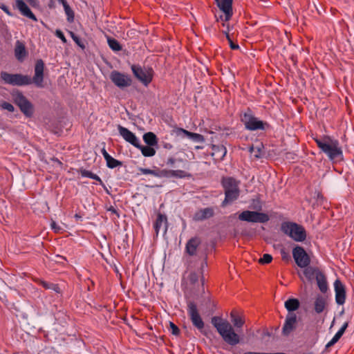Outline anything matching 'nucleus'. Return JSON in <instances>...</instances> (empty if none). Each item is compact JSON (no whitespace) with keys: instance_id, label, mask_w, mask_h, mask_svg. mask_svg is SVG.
Listing matches in <instances>:
<instances>
[{"instance_id":"nucleus-1","label":"nucleus","mask_w":354,"mask_h":354,"mask_svg":"<svg viewBox=\"0 0 354 354\" xmlns=\"http://www.w3.org/2000/svg\"><path fill=\"white\" fill-rule=\"evenodd\" d=\"M223 339L229 345L234 346L239 343V335L234 332L231 324L221 317H213L211 321Z\"/></svg>"},{"instance_id":"nucleus-2","label":"nucleus","mask_w":354,"mask_h":354,"mask_svg":"<svg viewBox=\"0 0 354 354\" xmlns=\"http://www.w3.org/2000/svg\"><path fill=\"white\" fill-rule=\"evenodd\" d=\"M317 147L324 153L330 160H341L343 159V152L338 140L329 136L322 138H314Z\"/></svg>"},{"instance_id":"nucleus-3","label":"nucleus","mask_w":354,"mask_h":354,"mask_svg":"<svg viewBox=\"0 0 354 354\" xmlns=\"http://www.w3.org/2000/svg\"><path fill=\"white\" fill-rule=\"evenodd\" d=\"M222 185L225 190V199L222 203V206L224 207L226 204L236 200L239 196V182L234 178L226 177L223 178Z\"/></svg>"},{"instance_id":"nucleus-4","label":"nucleus","mask_w":354,"mask_h":354,"mask_svg":"<svg viewBox=\"0 0 354 354\" xmlns=\"http://www.w3.org/2000/svg\"><path fill=\"white\" fill-rule=\"evenodd\" d=\"M281 230L286 235L297 242H302L306 239V232L304 227L296 223L283 222L281 223Z\"/></svg>"},{"instance_id":"nucleus-5","label":"nucleus","mask_w":354,"mask_h":354,"mask_svg":"<svg viewBox=\"0 0 354 354\" xmlns=\"http://www.w3.org/2000/svg\"><path fill=\"white\" fill-rule=\"evenodd\" d=\"M0 75L4 83L12 86H24L32 84L31 78L28 75L10 74L4 71H2Z\"/></svg>"},{"instance_id":"nucleus-6","label":"nucleus","mask_w":354,"mask_h":354,"mask_svg":"<svg viewBox=\"0 0 354 354\" xmlns=\"http://www.w3.org/2000/svg\"><path fill=\"white\" fill-rule=\"evenodd\" d=\"M241 120L248 130L256 131L265 129V123L254 116L250 109L241 115Z\"/></svg>"},{"instance_id":"nucleus-7","label":"nucleus","mask_w":354,"mask_h":354,"mask_svg":"<svg viewBox=\"0 0 354 354\" xmlns=\"http://www.w3.org/2000/svg\"><path fill=\"white\" fill-rule=\"evenodd\" d=\"M131 70L135 77L145 86H148L152 81L153 71L151 68H142L138 65H132Z\"/></svg>"},{"instance_id":"nucleus-8","label":"nucleus","mask_w":354,"mask_h":354,"mask_svg":"<svg viewBox=\"0 0 354 354\" xmlns=\"http://www.w3.org/2000/svg\"><path fill=\"white\" fill-rule=\"evenodd\" d=\"M239 219L242 221L264 223L269 221V216L265 213L245 210L239 215Z\"/></svg>"},{"instance_id":"nucleus-9","label":"nucleus","mask_w":354,"mask_h":354,"mask_svg":"<svg viewBox=\"0 0 354 354\" xmlns=\"http://www.w3.org/2000/svg\"><path fill=\"white\" fill-rule=\"evenodd\" d=\"M110 80L118 88L123 89L132 84V79L129 75L113 71L110 74Z\"/></svg>"},{"instance_id":"nucleus-10","label":"nucleus","mask_w":354,"mask_h":354,"mask_svg":"<svg viewBox=\"0 0 354 354\" xmlns=\"http://www.w3.org/2000/svg\"><path fill=\"white\" fill-rule=\"evenodd\" d=\"M15 103L19 107L21 111L27 117L33 114L32 104L21 93H17L13 95Z\"/></svg>"},{"instance_id":"nucleus-11","label":"nucleus","mask_w":354,"mask_h":354,"mask_svg":"<svg viewBox=\"0 0 354 354\" xmlns=\"http://www.w3.org/2000/svg\"><path fill=\"white\" fill-rule=\"evenodd\" d=\"M292 257L296 264L300 268H306L309 266L310 259L305 250L301 246H296L292 250Z\"/></svg>"},{"instance_id":"nucleus-12","label":"nucleus","mask_w":354,"mask_h":354,"mask_svg":"<svg viewBox=\"0 0 354 354\" xmlns=\"http://www.w3.org/2000/svg\"><path fill=\"white\" fill-rule=\"evenodd\" d=\"M158 178H189L192 177V174L184 170H173V169H157V176Z\"/></svg>"},{"instance_id":"nucleus-13","label":"nucleus","mask_w":354,"mask_h":354,"mask_svg":"<svg viewBox=\"0 0 354 354\" xmlns=\"http://www.w3.org/2000/svg\"><path fill=\"white\" fill-rule=\"evenodd\" d=\"M187 311L194 326L198 329L203 328L204 322L198 313L196 305L194 302L189 303Z\"/></svg>"},{"instance_id":"nucleus-14","label":"nucleus","mask_w":354,"mask_h":354,"mask_svg":"<svg viewBox=\"0 0 354 354\" xmlns=\"http://www.w3.org/2000/svg\"><path fill=\"white\" fill-rule=\"evenodd\" d=\"M44 62L41 59L37 60L35 66V75L31 81L39 88L44 87Z\"/></svg>"},{"instance_id":"nucleus-15","label":"nucleus","mask_w":354,"mask_h":354,"mask_svg":"<svg viewBox=\"0 0 354 354\" xmlns=\"http://www.w3.org/2000/svg\"><path fill=\"white\" fill-rule=\"evenodd\" d=\"M118 131L120 135L123 138V139L131 144L135 147H140V143L139 139L136 136V135L129 131L127 128L124 127L122 126L119 125Z\"/></svg>"},{"instance_id":"nucleus-16","label":"nucleus","mask_w":354,"mask_h":354,"mask_svg":"<svg viewBox=\"0 0 354 354\" xmlns=\"http://www.w3.org/2000/svg\"><path fill=\"white\" fill-rule=\"evenodd\" d=\"M334 290L336 303L338 305H343L346 301V288L339 279H336L335 281Z\"/></svg>"},{"instance_id":"nucleus-17","label":"nucleus","mask_w":354,"mask_h":354,"mask_svg":"<svg viewBox=\"0 0 354 354\" xmlns=\"http://www.w3.org/2000/svg\"><path fill=\"white\" fill-rule=\"evenodd\" d=\"M232 1L233 0H218L216 1L218 8L225 14V21H227L232 16Z\"/></svg>"},{"instance_id":"nucleus-18","label":"nucleus","mask_w":354,"mask_h":354,"mask_svg":"<svg viewBox=\"0 0 354 354\" xmlns=\"http://www.w3.org/2000/svg\"><path fill=\"white\" fill-rule=\"evenodd\" d=\"M297 322V316L295 313H289L286 318L282 331L283 335H289L295 328Z\"/></svg>"},{"instance_id":"nucleus-19","label":"nucleus","mask_w":354,"mask_h":354,"mask_svg":"<svg viewBox=\"0 0 354 354\" xmlns=\"http://www.w3.org/2000/svg\"><path fill=\"white\" fill-rule=\"evenodd\" d=\"M16 6L22 15L35 21H37L36 16L32 13L28 5L23 0H17Z\"/></svg>"},{"instance_id":"nucleus-20","label":"nucleus","mask_w":354,"mask_h":354,"mask_svg":"<svg viewBox=\"0 0 354 354\" xmlns=\"http://www.w3.org/2000/svg\"><path fill=\"white\" fill-rule=\"evenodd\" d=\"M214 215V209L212 207L201 209L195 212L193 216V220L195 221H202L209 218Z\"/></svg>"},{"instance_id":"nucleus-21","label":"nucleus","mask_w":354,"mask_h":354,"mask_svg":"<svg viewBox=\"0 0 354 354\" xmlns=\"http://www.w3.org/2000/svg\"><path fill=\"white\" fill-rule=\"evenodd\" d=\"M201 244V240L198 237L190 239L185 245V252L189 256L196 254L197 249Z\"/></svg>"},{"instance_id":"nucleus-22","label":"nucleus","mask_w":354,"mask_h":354,"mask_svg":"<svg viewBox=\"0 0 354 354\" xmlns=\"http://www.w3.org/2000/svg\"><path fill=\"white\" fill-rule=\"evenodd\" d=\"M15 55L19 62H23L27 56L25 45L20 41H17L15 47Z\"/></svg>"},{"instance_id":"nucleus-23","label":"nucleus","mask_w":354,"mask_h":354,"mask_svg":"<svg viewBox=\"0 0 354 354\" xmlns=\"http://www.w3.org/2000/svg\"><path fill=\"white\" fill-rule=\"evenodd\" d=\"M102 154L103 155L109 168L113 169L122 165V162L110 156L104 148L102 149Z\"/></svg>"},{"instance_id":"nucleus-24","label":"nucleus","mask_w":354,"mask_h":354,"mask_svg":"<svg viewBox=\"0 0 354 354\" xmlns=\"http://www.w3.org/2000/svg\"><path fill=\"white\" fill-rule=\"evenodd\" d=\"M316 281L320 291L324 293L326 292L328 290V284L326 278L322 272H321V273H318Z\"/></svg>"},{"instance_id":"nucleus-25","label":"nucleus","mask_w":354,"mask_h":354,"mask_svg":"<svg viewBox=\"0 0 354 354\" xmlns=\"http://www.w3.org/2000/svg\"><path fill=\"white\" fill-rule=\"evenodd\" d=\"M314 305H315V310L317 313H322L326 308V299L321 295H318L315 299Z\"/></svg>"},{"instance_id":"nucleus-26","label":"nucleus","mask_w":354,"mask_h":354,"mask_svg":"<svg viewBox=\"0 0 354 354\" xmlns=\"http://www.w3.org/2000/svg\"><path fill=\"white\" fill-rule=\"evenodd\" d=\"M178 131L182 132L185 136L197 142H203L204 137L201 134L192 133L184 129H179Z\"/></svg>"},{"instance_id":"nucleus-27","label":"nucleus","mask_w":354,"mask_h":354,"mask_svg":"<svg viewBox=\"0 0 354 354\" xmlns=\"http://www.w3.org/2000/svg\"><path fill=\"white\" fill-rule=\"evenodd\" d=\"M304 274L308 280H312L314 278H317L318 273H321V271L316 268L309 267L308 266L304 268Z\"/></svg>"},{"instance_id":"nucleus-28","label":"nucleus","mask_w":354,"mask_h":354,"mask_svg":"<svg viewBox=\"0 0 354 354\" xmlns=\"http://www.w3.org/2000/svg\"><path fill=\"white\" fill-rule=\"evenodd\" d=\"M230 318L234 326L237 328H241L245 323L244 319L241 316H239L237 312L235 310H232L231 312Z\"/></svg>"},{"instance_id":"nucleus-29","label":"nucleus","mask_w":354,"mask_h":354,"mask_svg":"<svg viewBox=\"0 0 354 354\" xmlns=\"http://www.w3.org/2000/svg\"><path fill=\"white\" fill-rule=\"evenodd\" d=\"M167 224V218L165 216L159 214L157 216V218L154 223L153 227L156 232V235L158 234L160 228L163 225H166Z\"/></svg>"},{"instance_id":"nucleus-30","label":"nucleus","mask_w":354,"mask_h":354,"mask_svg":"<svg viewBox=\"0 0 354 354\" xmlns=\"http://www.w3.org/2000/svg\"><path fill=\"white\" fill-rule=\"evenodd\" d=\"M143 140L149 146H155L158 144L156 136L152 132H147L143 135Z\"/></svg>"},{"instance_id":"nucleus-31","label":"nucleus","mask_w":354,"mask_h":354,"mask_svg":"<svg viewBox=\"0 0 354 354\" xmlns=\"http://www.w3.org/2000/svg\"><path fill=\"white\" fill-rule=\"evenodd\" d=\"M285 307L289 312L295 311L299 308V301L297 299H288L285 302Z\"/></svg>"},{"instance_id":"nucleus-32","label":"nucleus","mask_w":354,"mask_h":354,"mask_svg":"<svg viewBox=\"0 0 354 354\" xmlns=\"http://www.w3.org/2000/svg\"><path fill=\"white\" fill-rule=\"evenodd\" d=\"M152 146H142L140 145V147H137L138 149L141 150L142 154L145 157H151L155 155L156 150L151 147Z\"/></svg>"},{"instance_id":"nucleus-33","label":"nucleus","mask_w":354,"mask_h":354,"mask_svg":"<svg viewBox=\"0 0 354 354\" xmlns=\"http://www.w3.org/2000/svg\"><path fill=\"white\" fill-rule=\"evenodd\" d=\"M109 48L114 51H119L122 49V46L120 43L113 38H108L107 39Z\"/></svg>"},{"instance_id":"nucleus-34","label":"nucleus","mask_w":354,"mask_h":354,"mask_svg":"<svg viewBox=\"0 0 354 354\" xmlns=\"http://www.w3.org/2000/svg\"><path fill=\"white\" fill-rule=\"evenodd\" d=\"M40 284L45 288V289H50L53 291L59 293L60 292V288L57 284L55 283H50L44 281H41Z\"/></svg>"},{"instance_id":"nucleus-35","label":"nucleus","mask_w":354,"mask_h":354,"mask_svg":"<svg viewBox=\"0 0 354 354\" xmlns=\"http://www.w3.org/2000/svg\"><path fill=\"white\" fill-rule=\"evenodd\" d=\"M64 9L67 16V21L68 22H73L74 21V12L73 10L70 8L68 4L64 6Z\"/></svg>"},{"instance_id":"nucleus-36","label":"nucleus","mask_w":354,"mask_h":354,"mask_svg":"<svg viewBox=\"0 0 354 354\" xmlns=\"http://www.w3.org/2000/svg\"><path fill=\"white\" fill-rule=\"evenodd\" d=\"M157 169L158 168H156V169H150L140 167V168H138V171H139L140 174H145V175L149 174V175H152V176L156 177L157 176Z\"/></svg>"},{"instance_id":"nucleus-37","label":"nucleus","mask_w":354,"mask_h":354,"mask_svg":"<svg viewBox=\"0 0 354 354\" xmlns=\"http://www.w3.org/2000/svg\"><path fill=\"white\" fill-rule=\"evenodd\" d=\"M223 34H225L227 39L228 40L229 43H230V48L232 49V50H237L239 48V46L237 44H234L232 40L230 38V36L229 35V30H227V31L224 30L223 31Z\"/></svg>"},{"instance_id":"nucleus-38","label":"nucleus","mask_w":354,"mask_h":354,"mask_svg":"<svg viewBox=\"0 0 354 354\" xmlns=\"http://www.w3.org/2000/svg\"><path fill=\"white\" fill-rule=\"evenodd\" d=\"M272 260V257L269 254H264L261 258L259 259V263L261 264L270 263Z\"/></svg>"},{"instance_id":"nucleus-39","label":"nucleus","mask_w":354,"mask_h":354,"mask_svg":"<svg viewBox=\"0 0 354 354\" xmlns=\"http://www.w3.org/2000/svg\"><path fill=\"white\" fill-rule=\"evenodd\" d=\"M0 106L2 109L7 110L10 112H13L15 110L13 105L7 102H2Z\"/></svg>"},{"instance_id":"nucleus-40","label":"nucleus","mask_w":354,"mask_h":354,"mask_svg":"<svg viewBox=\"0 0 354 354\" xmlns=\"http://www.w3.org/2000/svg\"><path fill=\"white\" fill-rule=\"evenodd\" d=\"M341 337L336 333L333 337L327 343L326 348H329L336 344Z\"/></svg>"},{"instance_id":"nucleus-41","label":"nucleus","mask_w":354,"mask_h":354,"mask_svg":"<svg viewBox=\"0 0 354 354\" xmlns=\"http://www.w3.org/2000/svg\"><path fill=\"white\" fill-rule=\"evenodd\" d=\"M50 226L52 230L56 233L60 232L62 230V228L55 221H52Z\"/></svg>"},{"instance_id":"nucleus-42","label":"nucleus","mask_w":354,"mask_h":354,"mask_svg":"<svg viewBox=\"0 0 354 354\" xmlns=\"http://www.w3.org/2000/svg\"><path fill=\"white\" fill-rule=\"evenodd\" d=\"M55 35L59 38L63 43H66L67 40L64 35V33L60 30H56Z\"/></svg>"},{"instance_id":"nucleus-43","label":"nucleus","mask_w":354,"mask_h":354,"mask_svg":"<svg viewBox=\"0 0 354 354\" xmlns=\"http://www.w3.org/2000/svg\"><path fill=\"white\" fill-rule=\"evenodd\" d=\"M347 327H348V323L345 322L342 325V326L339 328V330L336 333L337 334V335L341 337L343 335V334L344 333Z\"/></svg>"},{"instance_id":"nucleus-44","label":"nucleus","mask_w":354,"mask_h":354,"mask_svg":"<svg viewBox=\"0 0 354 354\" xmlns=\"http://www.w3.org/2000/svg\"><path fill=\"white\" fill-rule=\"evenodd\" d=\"M80 173L82 177H87V178H91V176L93 174V172L86 170V169H81Z\"/></svg>"},{"instance_id":"nucleus-45","label":"nucleus","mask_w":354,"mask_h":354,"mask_svg":"<svg viewBox=\"0 0 354 354\" xmlns=\"http://www.w3.org/2000/svg\"><path fill=\"white\" fill-rule=\"evenodd\" d=\"M189 279L192 283H195L196 281H198V275L195 272L191 273Z\"/></svg>"},{"instance_id":"nucleus-46","label":"nucleus","mask_w":354,"mask_h":354,"mask_svg":"<svg viewBox=\"0 0 354 354\" xmlns=\"http://www.w3.org/2000/svg\"><path fill=\"white\" fill-rule=\"evenodd\" d=\"M170 327L171 329L172 334L176 335L179 333V328L174 323H170Z\"/></svg>"},{"instance_id":"nucleus-47","label":"nucleus","mask_w":354,"mask_h":354,"mask_svg":"<svg viewBox=\"0 0 354 354\" xmlns=\"http://www.w3.org/2000/svg\"><path fill=\"white\" fill-rule=\"evenodd\" d=\"M70 35H71V36L72 39L74 40V41H75L77 44H78L79 46H81V44H80V39H79L78 37H77V36H76V35H75V33H74V32H70Z\"/></svg>"},{"instance_id":"nucleus-48","label":"nucleus","mask_w":354,"mask_h":354,"mask_svg":"<svg viewBox=\"0 0 354 354\" xmlns=\"http://www.w3.org/2000/svg\"><path fill=\"white\" fill-rule=\"evenodd\" d=\"M108 211L109 212H111L112 214H114L117 216L118 218L120 217V214H118V211L116 210V209L113 207V206H111L109 209H108Z\"/></svg>"},{"instance_id":"nucleus-49","label":"nucleus","mask_w":354,"mask_h":354,"mask_svg":"<svg viewBox=\"0 0 354 354\" xmlns=\"http://www.w3.org/2000/svg\"><path fill=\"white\" fill-rule=\"evenodd\" d=\"M176 160L174 158H169L167 159V165H170V166H173L174 165V163L176 162Z\"/></svg>"},{"instance_id":"nucleus-50","label":"nucleus","mask_w":354,"mask_h":354,"mask_svg":"<svg viewBox=\"0 0 354 354\" xmlns=\"http://www.w3.org/2000/svg\"><path fill=\"white\" fill-rule=\"evenodd\" d=\"M91 178L98 181L100 183V184H101V185H102V183H103L101 178L95 174H93Z\"/></svg>"},{"instance_id":"nucleus-51","label":"nucleus","mask_w":354,"mask_h":354,"mask_svg":"<svg viewBox=\"0 0 354 354\" xmlns=\"http://www.w3.org/2000/svg\"><path fill=\"white\" fill-rule=\"evenodd\" d=\"M1 8L6 12L7 13L8 15H11L8 8L7 6L3 5L2 6H1Z\"/></svg>"},{"instance_id":"nucleus-52","label":"nucleus","mask_w":354,"mask_h":354,"mask_svg":"<svg viewBox=\"0 0 354 354\" xmlns=\"http://www.w3.org/2000/svg\"><path fill=\"white\" fill-rule=\"evenodd\" d=\"M219 150L222 153V157H224L226 154L227 150L225 147L222 146L220 147Z\"/></svg>"},{"instance_id":"nucleus-53","label":"nucleus","mask_w":354,"mask_h":354,"mask_svg":"<svg viewBox=\"0 0 354 354\" xmlns=\"http://www.w3.org/2000/svg\"><path fill=\"white\" fill-rule=\"evenodd\" d=\"M207 261H206V257L204 259L203 261L201 263V269H203L204 267L207 266Z\"/></svg>"},{"instance_id":"nucleus-54","label":"nucleus","mask_w":354,"mask_h":354,"mask_svg":"<svg viewBox=\"0 0 354 354\" xmlns=\"http://www.w3.org/2000/svg\"><path fill=\"white\" fill-rule=\"evenodd\" d=\"M57 1L63 6V7L68 4V3L66 0H57Z\"/></svg>"},{"instance_id":"nucleus-55","label":"nucleus","mask_w":354,"mask_h":354,"mask_svg":"<svg viewBox=\"0 0 354 354\" xmlns=\"http://www.w3.org/2000/svg\"><path fill=\"white\" fill-rule=\"evenodd\" d=\"M75 217L76 218H80V216H79L78 214H76L75 215Z\"/></svg>"},{"instance_id":"nucleus-56","label":"nucleus","mask_w":354,"mask_h":354,"mask_svg":"<svg viewBox=\"0 0 354 354\" xmlns=\"http://www.w3.org/2000/svg\"><path fill=\"white\" fill-rule=\"evenodd\" d=\"M178 161H179V162H182V161H183V160H182V159H179V160H178Z\"/></svg>"}]
</instances>
